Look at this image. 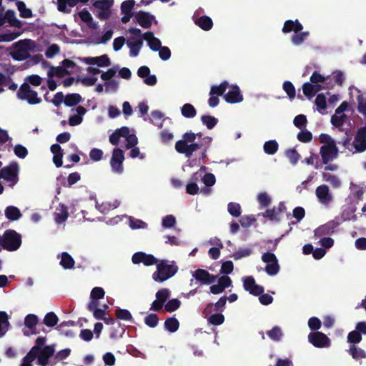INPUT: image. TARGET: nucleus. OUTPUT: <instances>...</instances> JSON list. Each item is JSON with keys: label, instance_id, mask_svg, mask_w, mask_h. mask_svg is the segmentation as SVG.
Returning a JSON list of instances; mask_svg holds the SVG:
<instances>
[{"label": "nucleus", "instance_id": "1", "mask_svg": "<svg viewBox=\"0 0 366 366\" xmlns=\"http://www.w3.org/2000/svg\"><path fill=\"white\" fill-rule=\"evenodd\" d=\"M194 132H186L182 135V139L176 142L175 150L179 154H184L186 157L190 158L197 150L202 149L203 147H209L212 139L206 136L202 137L199 143L194 142Z\"/></svg>", "mask_w": 366, "mask_h": 366}, {"label": "nucleus", "instance_id": "2", "mask_svg": "<svg viewBox=\"0 0 366 366\" xmlns=\"http://www.w3.org/2000/svg\"><path fill=\"white\" fill-rule=\"evenodd\" d=\"M157 271L152 274V278L158 282H163L173 277L178 271V267L173 261L171 264L167 260L162 259L157 262Z\"/></svg>", "mask_w": 366, "mask_h": 366}, {"label": "nucleus", "instance_id": "3", "mask_svg": "<svg viewBox=\"0 0 366 366\" xmlns=\"http://www.w3.org/2000/svg\"><path fill=\"white\" fill-rule=\"evenodd\" d=\"M0 241H2L4 249L14 252L21 247V236L14 229H7L2 236L0 235Z\"/></svg>", "mask_w": 366, "mask_h": 366}, {"label": "nucleus", "instance_id": "4", "mask_svg": "<svg viewBox=\"0 0 366 366\" xmlns=\"http://www.w3.org/2000/svg\"><path fill=\"white\" fill-rule=\"evenodd\" d=\"M34 44L31 39L19 40L13 44L14 51L10 53L11 56L16 61H23L30 56V44Z\"/></svg>", "mask_w": 366, "mask_h": 366}, {"label": "nucleus", "instance_id": "5", "mask_svg": "<svg viewBox=\"0 0 366 366\" xmlns=\"http://www.w3.org/2000/svg\"><path fill=\"white\" fill-rule=\"evenodd\" d=\"M128 31L134 35L127 41V46L129 48V54L131 56H137L143 45V38L142 31L138 28L131 27Z\"/></svg>", "mask_w": 366, "mask_h": 366}, {"label": "nucleus", "instance_id": "6", "mask_svg": "<svg viewBox=\"0 0 366 366\" xmlns=\"http://www.w3.org/2000/svg\"><path fill=\"white\" fill-rule=\"evenodd\" d=\"M17 97L21 100H26L29 104H38L41 102V99L38 94L33 90L26 82L23 83L17 92Z\"/></svg>", "mask_w": 366, "mask_h": 366}, {"label": "nucleus", "instance_id": "7", "mask_svg": "<svg viewBox=\"0 0 366 366\" xmlns=\"http://www.w3.org/2000/svg\"><path fill=\"white\" fill-rule=\"evenodd\" d=\"M2 179L8 182H11L10 186L13 187L19 181V167L16 162L10 163L8 166L1 169Z\"/></svg>", "mask_w": 366, "mask_h": 366}, {"label": "nucleus", "instance_id": "8", "mask_svg": "<svg viewBox=\"0 0 366 366\" xmlns=\"http://www.w3.org/2000/svg\"><path fill=\"white\" fill-rule=\"evenodd\" d=\"M262 260L267 263L265 272L268 275H276L280 271V265L276 255L274 253L267 252L262 255Z\"/></svg>", "mask_w": 366, "mask_h": 366}, {"label": "nucleus", "instance_id": "9", "mask_svg": "<svg viewBox=\"0 0 366 366\" xmlns=\"http://www.w3.org/2000/svg\"><path fill=\"white\" fill-rule=\"evenodd\" d=\"M308 341L313 346L318 348L328 347L330 346V339L323 332H312L308 335Z\"/></svg>", "mask_w": 366, "mask_h": 366}, {"label": "nucleus", "instance_id": "10", "mask_svg": "<svg viewBox=\"0 0 366 366\" xmlns=\"http://www.w3.org/2000/svg\"><path fill=\"white\" fill-rule=\"evenodd\" d=\"M338 148L336 142L328 145H323L320 147V154L324 164H327L330 161L335 159L338 156Z\"/></svg>", "mask_w": 366, "mask_h": 366}, {"label": "nucleus", "instance_id": "11", "mask_svg": "<svg viewBox=\"0 0 366 366\" xmlns=\"http://www.w3.org/2000/svg\"><path fill=\"white\" fill-rule=\"evenodd\" d=\"M124 159V152L119 148L114 149L112 156L110 160V164L112 170L117 173L122 174L124 171L123 161Z\"/></svg>", "mask_w": 366, "mask_h": 366}, {"label": "nucleus", "instance_id": "12", "mask_svg": "<svg viewBox=\"0 0 366 366\" xmlns=\"http://www.w3.org/2000/svg\"><path fill=\"white\" fill-rule=\"evenodd\" d=\"M55 350V344L44 346L36 357L37 364L40 366H46L49 363V359L54 356Z\"/></svg>", "mask_w": 366, "mask_h": 366}, {"label": "nucleus", "instance_id": "13", "mask_svg": "<svg viewBox=\"0 0 366 366\" xmlns=\"http://www.w3.org/2000/svg\"><path fill=\"white\" fill-rule=\"evenodd\" d=\"M352 146L357 152H363L366 150V125L357 129Z\"/></svg>", "mask_w": 366, "mask_h": 366}, {"label": "nucleus", "instance_id": "14", "mask_svg": "<svg viewBox=\"0 0 366 366\" xmlns=\"http://www.w3.org/2000/svg\"><path fill=\"white\" fill-rule=\"evenodd\" d=\"M132 261L135 264L143 263L145 266L154 265L159 262L154 255L143 252H135L132 257Z\"/></svg>", "mask_w": 366, "mask_h": 366}, {"label": "nucleus", "instance_id": "15", "mask_svg": "<svg viewBox=\"0 0 366 366\" xmlns=\"http://www.w3.org/2000/svg\"><path fill=\"white\" fill-rule=\"evenodd\" d=\"M243 287L254 296H258L264 291L262 286L256 284L255 280L252 276L243 278Z\"/></svg>", "mask_w": 366, "mask_h": 366}, {"label": "nucleus", "instance_id": "16", "mask_svg": "<svg viewBox=\"0 0 366 366\" xmlns=\"http://www.w3.org/2000/svg\"><path fill=\"white\" fill-rule=\"evenodd\" d=\"M340 222L335 219L327 222V223L318 227L315 230V236L320 237L322 236L330 235L335 232V229L339 226Z\"/></svg>", "mask_w": 366, "mask_h": 366}, {"label": "nucleus", "instance_id": "17", "mask_svg": "<svg viewBox=\"0 0 366 366\" xmlns=\"http://www.w3.org/2000/svg\"><path fill=\"white\" fill-rule=\"evenodd\" d=\"M192 276L202 285L212 284L217 280V277L216 275L210 274L207 270L204 269H197L193 273Z\"/></svg>", "mask_w": 366, "mask_h": 366}, {"label": "nucleus", "instance_id": "18", "mask_svg": "<svg viewBox=\"0 0 366 366\" xmlns=\"http://www.w3.org/2000/svg\"><path fill=\"white\" fill-rule=\"evenodd\" d=\"M224 100L229 104H235L242 102L243 97L239 87L237 85H232L230 89L224 95Z\"/></svg>", "mask_w": 366, "mask_h": 366}, {"label": "nucleus", "instance_id": "19", "mask_svg": "<svg viewBox=\"0 0 366 366\" xmlns=\"http://www.w3.org/2000/svg\"><path fill=\"white\" fill-rule=\"evenodd\" d=\"M135 19L137 22L142 28L149 29L151 27L153 21L155 19V17L149 12L139 11L136 14Z\"/></svg>", "mask_w": 366, "mask_h": 366}, {"label": "nucleus", "instance_id": "20", "mask_svg": "<svg viewBox=\"0 0 366 366\" xmlns=\"http://www.w3.org/2000/svg\"><path fill=\"white\" fill-rule=\"evenodd\" d=\"M315 194L321 204L327 205L332 200V197L330 193L329 187L326 184L318 186L316 188Z\"/></svg>", "mask_w": 366, "mask_h": 366}, {"label": "nucleus", "instance_id": "21", "mask_svg": "<svg viewBox=\"0 0 366 366\" xmlns=\"http://www.w3.org/2000/svg\"><path fill=\"white\" fill-rule=\"evenodd\" d=\"M227 297L222 296L215 303H208L203 311V314L207 315L213 311L222 312L225 309Z\"/></svg>", "mask_w": 366, "mask_h": 366}, {"label": "nucleus", "instance_id": "22", "mask_svg": "<svg viewBox=\"0 0 366 366\" xmlns=\"http://www.w3.org/2000/svg\"><path fill=\"white\" fill-rule=\"evenodd\" d=\"M303 29L302 24L299 21V20L296 19L293 20H287L285 21L284 26L282 27V31L284 34H287L291 31H294L295 33L300 32Z\"/></svg>", "mask_w": 366, "mask_h": 366}, {"label": "nucleus", "instance_id": "23", "mask_svg": "<svg viewBox=\"0 0 366 366\" xmlns=\"http://www.w3.org/2000/svg\"><path fill=\"white\" fill-rule=\"evenodd\" d=\"M55 215V221L58 224H61L64 222H65L68 217H69V212L68 209L66 205H64L62 203H60L59 204V207L56 208V212L54 213Z\"/></svg>", "mask_w": 366, "mask_h": 366}, {"label": "nucleus", "instance_id": "24", "mask_svg": "<svg viewBox=\"0 0 366 366\" xmlns=\"http://www.w3.org/2000/svg\"><path fill=\"white\" fill-rule=\"evenodd\" d=\"M4 213L6 217L10 221L18 220L21 217V211L15 206H8Z\"/></svg>", "mask_w": 366, "mask_h": 366}, {"label": "nucleus", "instance_id": "25", "mask_svg": "<svg viewBox=\"0 0 366 366\" xmlns=\"http://www.w3.org/2000/svg\"><path fill=\"white\" fill-rule=\"evenodd\" d=\"M83 101V99L81 96L79 94L77 93H72V94H68L65 96L64 98V104L66 107H74L81 102Z\"/></svg>", "mask_w": 366, "mask_h": 366}, {"label": "nucleus", "instance_id": "26", "mask_svg": "<svg viewBox=\"0 0 366 366\" xmlns=\"http://www.w3.org/2000/svg\"><path fill=\"white\" fill-rule=\"evenodd\" d=\"M229 86L227 81H222L219 85H212L210 88L209 95H215L217 97L222 96Z\"/></svg>", "mask_w": 366, "mask_h": 366}, {"label": "nucleus", "instance_id": "27", "mask_svg": "<svg viewBox=\"0 0 366 366\" xmlns=\"http://www.w3.org/2000/svg\"><path fill=\"white\" fill-rule=\"evenodd\" d=\"M10 323L9 322V316L4 311H1L0 313V337L5 335L9 330Z\"/></svg>", "mask_w": 366, "mask_h": 366}, {"label": "nucleus", "instance_id": "28", "mask_svg": "<svg viewBox=\"0 0 366 366\" xmlns=\"http://www.w3.org/2000/svg\"><path fill=\"white\" fill-rule=\"evenodd\" d=\"M4 18L11 26L16 28H21L22 26L21 21L16 19L15 12L13 10H7Z\"/></svg>", "mask_w": 366, "mask_h": 366}, {"label": "nucleus", "instance_id": "29", "mask_svg": "<svg viewBox=\"0 0 366 366\" xmlns=\"http://www.w3.org/2000/svg\"><path fill=\"white\" fill-rule=\"evenodd\" d=\"M322 179L329 182L333 188H339L341 186V181L339 177L335 174L322 172Z\"/></svg>", "mask_w": 366, "mask_h": 366}, {"label": "nucleus", "instance_id": "30", "mask_svg": "<svg viewBox=\"0 0 366 366\" xmlns=\"http://www.w3.org/2000/svg\"><path fill=\"white\" fill-rule=\"evenodd\" d=\"M79 16L82 21L87 24V26L89 28H97V24L93 21V18L91 14L86 9H84L82 11L79 12Z\"/></svg>", "mask_w": 366, "mask_h": 366}, {"label": "nucleus", "instance_id": "31", "mask_svg": "<svg viewBox=\"0 0 366 366\" xmlns=\"http://www.w3.org/2000/svg\"><path fill=\"white\" fill-rule=\"evenodd\" d=\"M77 4L78 0H57V9L61 12L69 13L71 10L67 9L66 6L74 7Z\"/></svg>", "mask_w": 366, "mask_h": 366}, {"label": "nucleus", "instance_id": "32", "mask_svg": "<svg viewBox=\"0 0 366 366\" xmlns=\"http://www.w3.org/2000/svg\"><path fill=\"white\" fill-rule=\"evenodd\" d=\"M196 24L204 31H209L212 28L213 21L212 19L207 16H202L197 19Z\"/></svg>", "mask_w": 366, "mask_h": 366}, {"label": "nucleus", "instance_id": "33", "mask_svg": "<svg viewBox=\"0 0 366 366\" xmlns=\"http://www.w3.org/2000/svg\"><path fill=\"white\" fill-rule=\"evenodd\" d=\"M74 260L72 257L66 252L61 253L60 265L65 269H71L74 266Z\"/></svg>", "mask_w": 366, "mask_h": 366}, {"label": "nucleus", "instance_id": "34", "mask_svg": "<svg viewBox=\"0 0 366 366\" xmlns=\"http://www.w3.org/2000/svg\"><path fill=\"white\" fill-rule=\"evenodd\" d=\"M71 352V350L70 348H65L59 351L57 353L54 355V360L50 361L51 365L54 366L57 362L66 359L70 355Z\"/></svg>", "mask_w": 366, "mask_h": 366}, {"label": "nucleus", "instance_id": "35", "mask_svg": "<svg viewBox=\"0 0 366 366\" xmlns=\"http://www.w3.org/2000/svg\"><path fill=\"white\" fill-rule=\"evenodd\" d=\"M179 322L175 317H168L164 322V328L169 332H175L179 329Z\"/></svg>", "mask_w": 366, "mask_h": 366}, {"label": "nucleus", "instance_id": "36", "mask_svg": "<svg viewBox=\"0 0 366 366\" xmlns=\"http://www.w3.org/2000/svg\"><path fill=\"white\" fill-rule=\"evenodd\" d=\"M279 148V144L276 140H269L265 142L263 146L264 152L269 155L274 154Z\"/></svg>", "mask_w": 366, "mask_h": 366}, {"label": "nucleus", "instance_id": "37", "mask_svg": "<svg viewBox=\"0 0 366 366\" xmlns=\"http://www.w3.org/2000/svg\"><path fill=\"white\" fill-rule=\"evenodd\" d=\"M348 352L355 360L366 358V352L355 345H350Z\"/></svg>", "mask_w": 366, "mask_h": 366}, {"label": "nucleus", "instance_id": "38", "mask_svg": "<svg viewBox=\"0 0 366 366\" xmlns=\"http://www.w3.org/2000/svg\"><path fill=\"white\" fill-rule=\"evenodd\" d=\"M69 71L64 69L63 66H51L49 71V76H56L59 78H62L66 75H69Z\"/></svg>", "mask_w": 366, "mask_h": 366}, {"label": "nucleus", "instance_id": "39", "mask_svg": "<svg viewBox=\"0 0 366 366\" xmlns=\"http://www.w3.org/2000/svg\"><path fill=\"white\" fill-rule=\"evenodd\" d=\"M309 34V31H300L295 33L291 37V41L294 45L299 46L307 39Z\"/></svg>", "mask_w": 366, "mask_h": 366}, {"label": "nucleus", "instance_id": "40", "mask_svg": "<svg viewBox=\"0 0 366 366\" xmlns=\"http://www.w3.org/2000/svg\"><path fill=\"white\" fill-rule=\"evenodd\" d=\"M16 6L21 17L27 19L32 16V11L26 7V4L24 1H17Z\"/></svg>", "mask_w": 366, "mask_h": 366}, {"label": "nucleus", "instance_id": "41", "mask_svg": "<svg viewBox=\"0 0 366 366\" xmlns=\"http://www.w3.org/2000/svg\"><path fill=\"white\" fill-rule=\"evenodd\" d=\"M181 112L182 116L186 118H193L197 115V110L194 107L189 103L184 104L182 109Z\"/></svg>", "mask_w": 366, "mask_h": 366}, {"label": "nucleus", "instance_id": "42", "mask_svg": "<svg viewBox=\"0 0 366 366\" xmlns=\"http://www.w3.org/2000/svg\"><path fill=\"white\" fill-rule=\"evenodd\" d=\"M262 216L265 218L269 219L270 221L280 222L281 219L280 214L277 212V209L275 207L272 209H267L262 214Z\"/></svg>", "mask_w": 366, "mask_h": 366}, {"label": "nucleus", "instance_id": "43", "mask_svg": "<svg viewBox=\"0 0 366 366\" xmlns=\"http://www.w3.org/2000/svg\"><path fill=\"white\" fill-rule=\"evenodd\" d=\"M58 321L59 318L56 315L54 312H49L45 315L43 323L47 327H52L57 325Z\"/></svg>", "mask_w": 366, "mask_h": 366}, {"label": "nucleus", "instance_id": "44", "mask_svg": "<svg viewBox=\"0 0 366 366\" xmlns=\"http://www.w3.org/2000/svg\"><path fill=\"white\" fill-rule=\"evenodd\" d=\"M201 121L208 129H212L218 123V119L211 115H203L201 117Z\"/></svg>", "mask_w": 366, "mask_h": 366}, {"label": "nucleus", "instance_id": "45", "mask_svg": "<svg viewBox=\"0 0 366 366\" xmlns=\"http://www.w3.org/2000/svg\"><path fill=\"white\" fill-rule=\"evenodd\" d=\"M114 0H97L94 2L93 6L96 9H99L102 11H109V9L112 6Z\"/></svg>", "mask_w": 366, "mask_h": 366}, {"label": "nucleus", "instance_id": "46", "mask_svg": "<svg viewBox=\"0 0 366 366\" xmlns=\"http://www.w3.org/2000/svg\"><path fill=\"white\" fill-rule=\"evenodd\" d=\"M159 317L155 313H149L144 317V323L151 328L156 327L159 324Z\"/></svg>", "mask_w": 366, "mask_h": 366}, {"label": "nucleus", "instance_id": "47", "mask_svg": "<svg viewBox=\"0 0 366 366\" xmlns=\"http://www.w3.org/2000/svg\"><path fill=\"white\" fill-rule=\"evenodd\" d=\"M46 337H39L35 340V345L33 346L29 352L34 353V355H39L40 350L45 346Z\"/></svg>", "mask_w": 366, "mask_h": 366}, {"label": "nucleus", "instance_id": "48", "mask_svg": "<svg viewBox=\"0 0 366 366\" xmlns=\"http://www.w3.org/2000/svg\"><path fill=\"white\" fill-rule=\"evenodd\" d=\"M285 155L292 165H295L300 159V154L295 148L287 149Z\"/></svg>", "mask_w": 366, "mask_h": 366}, {"label": "nucleus", "instance_id": "49", "mask_svg": "<svg viewBox=\"0 0 366 366\" xmlns=\"http://www.w3.org/2000/svg\"><path fill=\"white\" fill-rule=\"evenodd\" d=\"M115 315L117 319L125 320V321H132V315L130 312L126 309L118 308L115 310Z\"/></svg>", "mask_w": 366, "mask_h": 366}, {"label": "nucleus", "instance_id": "50", "mask_svg": "<svg viewBox=\"0 0 366 366\" xmlns=\"http://www.w3.org/2000/svg\"><path fill=\"white\" fill-rule=\"evenodd\" d=\"M207 321L209 324L215 326H218L222 325L224 321V316L220 313L217 312L213 315H211L208 319Z\"/></svg>", "mask_w": 366, "mask_h": 366}, {"label": "nucleus", "instance_id": "51", "mask_svg": "<svg viewBox=\"0 0 366 366\" xmlns=\"http://www.w3.org/2000/svg\"><path fill=\"white\" fill-rule=\"evenodd\" d=\"M267 335L274 341L280 340L283 335L282 330L279 326L273 327L272 330L267 332Z\"/></svg>", "mask_w": 366, "mask_h": 366}, {"label": "nucleus", "instance_id": "52", "mask_svg": "<svg viewBox=\"0 0 366 366\" xmlns=\"http://www.w3.org/2000/svg\"><path fill=\"white\" fill-rule=\"evenodd\" d=\"M38 323V317L34 314L27 315L24 319V325L30 330L35 328Z\"/></svg>", "mask_w": 366, "mask_h": 366}, {"label": "nucleus", "instance_id": "53", "mask_svg": "<svg viewBox=\"0 0 366 366\" xmlns=\"http://www.w3.org/2000/svg\"><path fill=\"white\" fill-rule=\"evenodd\" d=\"M227 209L229 213L233 217H238L241 215V206L238 203L229 202L227 205Z\"/></svg>", "mask_w": 366, "mask_h": 366}, {"label": "nucleus", "instance_id": "54", "mask_svg": "<svg viewBox=\"0 0 366 366\" xmlns=\"http://www.w3.org/2000/svg\"><path fill=\"white\" fill-rule=\"evenodd\" d=\"M135 5L134 0H126L121 4V12L124 14H133L132 12Z\"/></svg>", "mask_w": 366, "mask_h": 366}, {"label": "nucleus", "instance_id": "55", "mask_svg": "<svg viewBox=\"0 0 366 366\" xmlns=\"http://www.w3.org/2000/svg\"><path fill=\"white\" fill-rule=\"evenodd\" d=\"M125 330L122 326L120 322H117V327H113L111 328V332L109 334V337L111 339H117L119 337H122L123 334L124 333Z\"/></svg>", "mask_w": 366, "mask_h": 366}, {"label": "nucleus", "instance_id": "56", "mask_svg": "<svg viewBox=\"0 0 366 366\" xmlns=\"http://www.w3.org/2000/svg\"><path fill=\"white\" fill-rule=\"evenodd\" d=\"M181 302L178 299L169 300L164 305L165 310L169 312H172L179 308Z\"/></svg>", "mask_w": 366, "mask_h": 366}, {"label": "nucleus", "instance_id": "57", "mask_svg": "<svg viewBox=\"0 0 366 366\" xmlns=\"http://www.w3.org/2000/svg\"><path fill=\"white\" fill-rule=\"evenodd\" d=\"M252 253L250 248H239L233 254V257L235 260L240 259L243 257L249 256Z\"/></svg>", "mask_w": 366, "mask_h": 366}, {"label": "nucleus", "instance_id": "58", "mask_svg": "<svg viewBox=\"0 0 366 366\" xmlns=\"http://www.w3.org/2000/svg\"><path fill=\"white\" fill-rule=\"evenodd\" d=\"M257 200L261 207H267L272 202L270 197L266 192H261L257 196Z\"/></svg>", "mask_w": 366, "mask_h": 366}, {"label": "nucleus", "instance_id": "59", "mask_svg": "<svg viewBox=\"0 0 366 366\" xmlns=\"http://www.w3.org/2000/svg\"><path fill=\"white\" fill-rule=\"evenodd\" d=\"M315 104L318 110L325 109L327 107L326 97L323 94H319L317 95Z\"/></svg>", "mask_w": 366, "mask_h": 366}, {"label": "nucleus", "instance_id": "60", "mask_svg": "<svg viewBox=\"0 0 366 366\" xmlns=\"http://www.w3.org/2000/svg\"><path fill=\"white\" fill-rule=\"evenodd\" d=\"M283 89L290 99H294L295 97V88L291 81H285L283 83Z\"/></svg>", "mask_w": 366, "mask_h": 366}, {"label": "nucleus", "instance_id": "61", "mask_svg": "<svg viewBox=\"0 0 366 366\" xmlns=\"http://www.w3.org/2000/svg\"><path fill=\"white\" fill-rule=\"evenodd\" d=\"M307 123V117L304 114H299L296 116L293 120L295 126L300 129L305 127Z\"/></svg>", "mask_w": 366, "mask_h": 366}, {"label": "nucleus", "instance_id": "62", "mask_svg": "<svg viewBox=\"0 0 366 366\" xmlns=\"http://www.w3.org/2000/svg\"><path fill=\"white\" fill-rule=\"evenodd\" d=\"M297 139L302 143H308L312 139V134L308 130L302 131L297 134Z\"/></svg>", "mask_w": 366, "mask_h": 366}, {"label": "nucleus", "instance_id": "63", "mask_svg": "<svg viewBox=\"0 0 366 366\" xmlns=\"http://www.w3.org/2000/svg\"><path fill=\"white\" fill-rule=\"evenodd\" d=\"M169 296V290L167 288L159 290L156 293V300L165 305L167 300Z\"/></svg>", "mask_w": 366, "mask_h": 366}, {"label": "nucleus", "instance_id": "64", "mask_svg": "<svg viewBox=\"0 0 366 366\" xmlns=\"http://www.w3.org/2000/svg\"><path fill=\"white\" fill-rule=\"evenodd\" d=\"M37 355L29 351L25 357L22 359L20 366H33L32 362L36 358Z\"/></svg>", "mask_w": 366, "mask_h": 366}]
</instances>
